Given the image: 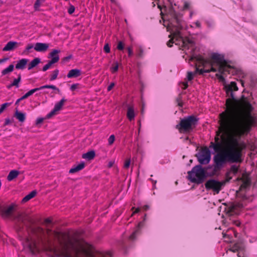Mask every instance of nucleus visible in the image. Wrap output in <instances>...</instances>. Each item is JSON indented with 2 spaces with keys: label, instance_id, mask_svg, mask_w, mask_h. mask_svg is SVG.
Returning <instances> with one entry per match:
<instances>
[{
  "label": "nucleus",
  "instance_id": "obj_44",
  "mask_svg": "<svg viewBox=\"0 0 257 257\" xmlns=\"http://www.w3.org/2000/svg\"><path fill=\"white\" fill-rule=\"evenodd\" d=\"M11 122V120L9 118H6L5 119V123H4V125H9V124H10Z\"/></svg>",
  "mask_w": 257,
  "mask_h": 257
},
{
  "label": "nucleus",
  "instance_id": "obj_36",
  "mask_svg": "<svg viewBox=\"0 0 257 257\" xmlns=\"http://www.w3.org/2000/svg\"><path fill=\"white\" fill-rule=\"evenodd\" d=\"M75 11V7L73 6H71L68 10V13L69 14H72Z\"/></svg>",
  "mask_w": 257,
  "mask_h": 257
},
{
  "label": "nucleus",
  "instance_id": "obj_27",
  "mask_svg": "<svg viewBox=\"0 0 257 257\" xmlns=\"http://www.w3.org/2000/svg\"><path fill=\"white\" fill-rule=\"evenodd\" d=\"M12 103L6 102L2 104L0 107V114L3 113L5 109L11 104Z\"/></svg>",
  "mask_w": 257,
  "mask_h": 257
},
{
  "label": "nucleus",
  "instance_id": "obj_17",
  "mask_svg": "<svg viewBox=\"0 0 257 257\" xmlns=\"http://www.w3.org/2000/svg\"><path fill=\"white\" fill-rule=\"evenodd\" d=\"M19 173V171L16 170H13L11 171L9 175H8L7 180L9 181H12L13 179H14L15 178H17L18 176Z\"/></svg>",
  "mask_w": 257,
  "mask_h": 257
},
{
  "label": "nucleus",
  "instance_id": "obj_18",
  "mask_svg": "<svg viewBox=\"0 0 257 257\" xmlns=\"http://www.w3.org/2000/svg\"><path fill=\"white\" fill-rule=\"evenodd\" d=\"M28 62L26 59H22L17 62L16 65V68L17 69H23Z\"/></svg>",
  "mask_w": 257,
  "mask_h": 257
},
{
  "label": "nucleus",
  "instance_id": "obj_10",
  "mask_svg": "<svg viewBox=\"0 0 257 257\" xmlns=\"http://www.w3.org/2000/svg\"><path fill=\"white\" fill-rule=\"evenodd\" d=\"M49 47V44L47 43H36L34 46V49L37 52H43L46 51Z\"/></svg>",
  "mask_w": 257,
  "mask_h": 257
},
{
  "label": "nucleus",
  "instance_id": "obj_16",
  "mask_svg": "<svg viewBox=\"0 0 257 257\" xmlns=\"http://www.w3.org/2000/svg\"><path fill=\"white\" fill-rule=\"evenodd\" d=\"M85 167V164L84 162H82L78 165H77L76 166H74V167L72 168L71 169H70L69 172V173H74L77 172H78L82 169H83Z\"/></svg>",
  "mask_w": 257,
  "mask_h": 257
},
{
  "label": "nucleus",
  "instance_id": "obj_7",
  "mask_svg": "<svg viewBox=\"0 0 257 257\" xmlns=\"http://www.w3.org/2000/svg\"><path fill=\"white\" fill-rule=\"evenodd\" d=\"M224 184V182L218 181L214 179H210L206 182L205 185L207 189L212 190L215 193L218 194Z\"/></svg>",
  "mask_w": 257,
  "mask_h": 257
},
{
  "label": "nucleus",
  "instance_id": "obj_47",
  "mask_svg": "<svg viewBox=\"0 0 257 257\" xmlns=\"http://www.w3.org/2000/svg\"><path fill=\"white\" fill-rule=\"evenodd\" d=\"M127 51H128V56H131L133 55V50H132V48H130V47H128L127 48Z\"/></svg>",
  "mask_w": 257,
  "mask_h": 257
},
{
  "label": "nucleus",
  "instance_id": "obj_43",
  "mask_svg": "<svg viewBox=\"0 0 257 257\" xmlns=\"http://www.w3.org/2000/svg\"><path fill=\"white\" fill-rule=\"evenodd\" d=\"M190 4L187 2H185L184 3V9H188L189 8Z\"/></svg>",
  "mask_w": 257,
  "mask_h": 257
},
{
  "label": "nucleus",
  "instance_id": "obj_62",
  "mask_svg": "<svg viewBox=\"0 0 257 257\" xmlns=\"http://www.w3.org/2000/svg\"><path fill=\"white\" fill-rule=\"evenodd\" d=\"M111 1H112V0H111Z\"/></svg>",
  "mask_w": 257,
  "mask_h": 257
},
{
  "label": "nucleus",
  "instance_id": "obj_37",
  "mask_svg": "<svg viewBox=\"0 0 257 257\" xmlns=\"http://www.w3.org/2000/svg\"><path fill=\"white\" fill-rule=\"evenodd\" d=\"M78 85H79V84H78V83H75V84H72L70 88V90L71 91L75 90V89H76L78 88Z\"/></svg>",
  "mask_w": 257,
  "mask_h": 257
},
{
  "label": "nucleus",
  "instance_id": "obj_21",
  "mask_svg": "<svg viewBox=\"0 0 257 257\" xmlns=\"http://www.w3.org/2000/svg\"><path fill=\"white\" fill-rule=\"evenodd\" d=\"M127 117L130 120L134 119L135 117V113L134 109L133 107L129 106L127 108Z\"/></svg>",
  "mask_w": 257,
  "mask_h": 257
},
{
  "label": "nucleus",
  "instance_id": "obj_28",
  "mask_svg": "<svg viewBox=\"0 0 257 257\" xmlns=\"http://www.w3.org/2000/svg\"><path fill=\"white\" fill-rule=\"evenodd\" d=\"M223 237H224L225 238L227 237L228 239L225 240V241L226 242H231L232 241V240H231V238H232V235L231 234H225V233H223Z\"/></svg>",
  "mask_w": 257,
  "mask_h": 257
},
{
  "label": "nucleus",
  "instance_id": "obj_24",
  "mask_svg": "<svg viewBox=\"0 0 257 257\" xmlns=\"http://www.w3.org/2000/svg\"><path fill=\"white\" fill-rule=\"evenodd\" d=\"M250 184V181L249 179L246 178L245 179H243L242 180V183L240 186V189H247Z\"/></svg>",
  "mask_w": 257,
  "mask_h": 257
},
{
  "label": "nucleus",
  "instance_id": "obj_26",
  "mask_svg": "<svg viewBox=\"0 0 257 257\" xmlns=\"http://www.w3.org/2000/svg\"><path fill=\"white\" fill-rule=\"evenodd\" d=\"M59 72V71L58 69H56L53 72L50 79L51 81H53L57 78Z\"/></svg>",
  "mask_w": 257,
  "mask_h": 257
},
{
  "label": "nucleus",
  "instance_id": "obj_6",
  "mask_svg": "<svg viewBox=\"0 0 257 257\" xmlns=\"http://www.w3.org/2000/svg\"><path fill=\"white\" fill-rule=\"evenodd\" d=\"M198 161L201 165L208 164L211 160V152L210 150L205 147L200 150L196 155Z\"/></svg>",
  "mask_w": 257,
  "mask_h": 257
},
{
  "label": "nucleus",
  "instance_id": "obj_55",
  "mask_svg": "<svg viewBox=\"0 0 257 257\" xmlns=\"http://www.w3.org/2000/svg\"><path fill=\"white\" fill-rule=\"evenodd\" d=\"M140 211V209L139 208H137L136 210L133 213H138Z\"/></svg>",
  "mask_w": 257,
  "mask_h": 257
},
{
  "label": "nucleus",
  "instance_id": "obj_57",
  "mask_svg": "<svg viewBox=\"0 0 257 257\" xmlns=\"http://www.w3.org/2000/svg\"><path fill=\"white\" fill-rule=\"evenodd\" d=\"M240 82L242 86H244V82H243V81L242 80H240Z\"/></svg>",
  "mask_w": 257,
  "mask_h": 257
},
{
  "label": "nucleus",
  "instance_id": "obj_50",
  "mask_svg": "<svg viewBox=\"0 0 257 257\" xmlns=\"http://www.w3.org/2000/svg\"><path fill=\"white\" fill-rule=\"evenodd\" d=\"M196 26L198 28L201 27V24L199 21H197L195 23Z\"/></svg>",
  "mask_w": 257,
  "mask_h": 257
},
{
  "label": "nucleus",
  "instance_id": "obj_38",
  "mask_svg": "<svg viewBox=\"0 0 257 257\" xmlns=\"http://www.w3.org/2000/svg\"><path fill=\"white\" fill-rule=\"evenodd\" d=\"M158 1V8H160L161 10V14L163 13L162 11V8H161V3L163 1V0H157ZM168 1L171 3V6L172 7V2H171V0H168Z\"/></svg>",
  "mask_w": 257,
  "mask_h": 257
},
{
  "label": "nucleus",
  "instance_id": "obj_33",
  "mask_svg": "<svg viewBox=\"0 0 257 257\" xmlns=\"http://www.w3.org/2000/svg\"><path fill=\"white\" fill-rule=\"evenodd\" d=\"M124 48V45L122 42L120 41L118 43L117 49L119 50H122Z\"/></svg>",
  "mask_w": 257,
  "mask_h": 257
},
{
  "label": "nucleus",
  "instance_id": "obj_29",
  "mask_svg": "<svg viewBox=\"0 0 257 257\" xmlns=\"http://www.w3.org/2000/svg\"><path fill=\"white\" fill-rule=\"evenodd\" d=\"M114 140H115L114 135H111V136H110V137H109V138L108 139V144L109 145H112L114 143Z\"/></svg>",
  "mask_w": 257,
  "mask_h": 257
},
{
  "label": "nucleus",
  "instance_id": "obj_34",
  "mask_svg": "<svg viewBox=\"0 0 257 257\" xmlns=\"http://www.w3.org/2000/svg\"><path fill=\"white\" fill-rule=\"evenodd\" d=\"M130 164H131V160H130V159H128L125 160L123 167L124 168H128L130 167Z\"/></svg>",
  "mask_w": 257,
  "mask_h": 257
},
{
  "label": "nucleus",
  "instance_id": "obj_4",
  "mask_svg": "<svg viewBox=\"0 0 257 257\" xmlns=\"http://www.w3.org/2000/svg\"><path fill=\"white\" fill-rule=\"evenodd\" d=\"M198 119L193 115H190L182 119L176 127L181 133H188L193 130L197 124Z\"/></svg>",
  "mask_w": 257,
  "mask_h": 257
},
{
  "label": "nucleus",
  "instance_id": "obj_15",
  "mask_svg": "<svg viewBox=\"0 0 257 257\" xmlns=\"http://www.w3.org/2000/svg\"><path fill=\"white\" fill-rule=\"evenodd\" d=\"M21 81V75L19 74L18 78L14 79L13 81L7 86L8 89L11 88L13 86H15L16 88H19L20 86V83Z\"/></svg>",
  "mask_w": 257,
  "mask_h": 257
},
{
  "label": "nucleus",
  "instance_id": "obj_53",
  "mask_svg": "<svg viewBox=\"0 0 257 257\" xmlns=\"http://www.w3.org/2000/svg\"><path fill=\"white\" fill-rule=\"evenodd\" d=\"M234 223L236 226H239L240 224V222L237 221H235Z\"/></svg>",
  "mask_w": 257,
  "mask_h": 257
},
{
  "label": "nucleus",
  "instance_id": "obj_20",
  "mask_svg": "<svg viewBox=\"0 0 257 257\" xmlns=\"http://www.w3.org/2000/svg\"><path fill=\"white\" fill-rule=\"evenodd\" d=\"M41 62V60L39 58L34 59L29 64L28 66V70H31L34 67L37 66Z\"/></svg>",
  "mask_w": 257,
  "mask_h": 257
},
{
  "label": "nucleus",
  "instance_id": "obj_1",
  "mask_svg": "<svg viewBox=\"0 0 257 257\" xmlns=\"http://www.w3.org/2000/svg\"><path fill=\"white\" fill-rule=\"evenodd\" d=\"M253 108L247 101H243L237 107H231L219 114L220 127L210 148L216 152L213 157L214 169L220 170L227 163L242 162V152L246 148L240 137L249 132L257 119L251 115Z\"/></svg>",
  "mask_w": 257,
  "mask_h": 257
},
{
  "label": "nucleus",
  "instance_id": "obj_39",
  "mask_svg": "<svg viewBox=\"0 0 257 257\" xmlns=\"http://www.w3.org/2000/svg\"><path fill=\"white\" fill-rule=\"evenodd\" d=\"M40 6V0H37L34 4V8L35 10H38Z\"/></svg>",
  "mask_w": 257,
  "mask_h": 257
},
{
  "label": "nucleus",
  "instance_id": "obj_59",
  "mask_svg": "<svg viewBox=\"0 0 257 257\" xmlns=\"http://www.w3.org/2000/svg\"><path fill=\"white\" fill-rule=\"evenodd\" d=\"M141 225H142V223H141V222H140V223L139 224L138 228H139Z\"/></svg>",
  "mask_w": 257,
  "mask_h": 257
},
{
  "label": "nucleus",
  "instance_id": "obj_52",
  "mask_svg": "<svg viewBox=\"0 0 257 257\" xmlns=\"http://www.w3.org/2000/svg\"><path fill=\"white\" fill-rule=\"evenodd\" d=\"M71 57H72V55H70V56H68L67 57H66L64 58V60L67 61V60H69L70 59H71Z\"/></svg>",
  "mask_w": 257,
  "mask_h": 257
},
{
  "label": "nucleus",
  "instance_id": "obj_45",
  "mask_svg": "<svg viewBox=\"0 0 257 257\" xmlns=\"http://www.w3.org/2000/svg\"><path fill=\"white\" fill-rule=\"evenodd\" d=\"M143 54V50L142 48H140L139 52L138 53V56L140 57H142Z\"/></svg>",
  "mask_w": 257,
  "mask_h": 257
},
{
  "label": "nucleus",
  "instance_id": "obj_48",
  "mask_svg": "<svg viewBox=\"0 0 257 257\" xmlns=\"http://www.w3.org/2000/svg\"><path fill=\"white\" fill-rule=\"evenodd\" d=\"M9 59L8 58H4L0 59V64L3 63L7 61Z\"/></svg>",
  "mask_w": 257,
  "mask_h": 257
},
{
  "label": "nucleus",
  "instance_id": "obj_58",
  "mask_svg": "<svg viewBox=\"0 0 257 257\" xmlns=\"http://www.w3.org/2000/svg\"><path fill=\"white\" fill-rule=\"evenodd\" d=\"M193 13L191 12L190 14V17L191 18L192 17Z\"/></svg>",
  "mask_w": 257,
  "mask_h": 257
},
{
  "label": "nucleus",
  "instance_id": "obj_49",
  "mask_svg": "<svg viewBox=\"0 0 257 257\" xmlns=\"http://www.w3.org/2000/svg\"><path fill=\"white\" fill-rule=\"evenodd\" d=\"M114 161L109 162V163H108V167L109 168L113 166V165L114 164Z\"/></svg>",
  "mask_w": 257,
  "mask_h": 257
},
{
  "label": "nucleus",
  "instance_id": "obj_8",
  "mask_svg": "<svg viewBox=\"0 0 257 257\" xmlns=\"http://www.w3.org/2000/svg\"><path fill=\"white\" fill-rule=\"evenodd\" d=\"M45 88H50L54 90H56L58 93H59L60 92V89L54 85H45L41 86L40 87H37V88H35L31 89L30 90L28 91L26 93H25V95L27 98H28L30 96L32 95L34 93L36 92V91L45 89Z\"/></svg>",
  "mask_w": 257,
  "mask_h": 257
},
{
  "label": "nucleus",
  "instance_id": "obj_13",
  "mask_svg": "<svg viewBox=\"0 0 257 257\" xmlns=\"http://www.w3.org/2000/svg\"><path fill=\"white\" fill-rule=\"evenodd\" d=\"M239 167L237 165H232L230 167L229 171L227 172L226 174V177H229L228 180L231 178V176L230 177V175H235L238 172Z\"/></svg>",
  "mask_w": 257,
  "mask_h": 257
},
{
  "label": "nucleus",
  "instance_id": "obj_51",
  "mask_svg": "<svg viewBox=\"0 0 257 257\" xmlns=\"http://www.w3.org/2000/svg\"><path fill=\"white\" fill-rule=\"evenodd\" d=\"M183 86L184 89H186L188 87V84L187 82H183Z\"/></svg>",
  "mask_w": 257,
  "mask_h": 257
},
{
  "label": "nucleus",
  "instance_id": "obj_61",
  "mask_svg": "<svg viewBox=\"0 0 257 257\" xmlns=\"http://www.w3.org/2000/svg\"><path fill=\"white\" fill-rule=\"evenodd\" d=\"M228 100H227L226 103H228Z\"/></svg>",
  "mask_w": 257,
  "mask_h": 257
},
{
  "label": "nucleus",
  "instance_id": "obj_40",
  "mask_svg": "<svg viewBox=\"0 0 257 257\" xmlns=\"http://www.w3.org/2000/svg\"><path fill=\"white\" fill-rule=\"evenodd\" d=\"M137 233H138V229H137V230H136V231H135L132 233V234L130 235V238L131 239H132V240L134 239L135 238L136 235V234H137Z\"/></svg>",
  "mask_w": 257,
  "mask_h": 257
},
{
  "label": "nucleus",
  "instance_id": "obj_60",
  "mask_svg": "<svg viewBox=\"0 0 257 257\" xmlns=\"http://www.w3.org/2000/svg\"><path fill=\"white\" fill-rule=\"evenodd\" d=\"M234 235L235 237H236V235H237V233L235 232H234Z\"/></svg>",
  "mask_w": 257,
  "mask_h": 257
},
{
  "label": "nucleus",
  "instance_id": "obj_11",
  "mask_svg": "<svg viewBox=\"0 0 257 257\" xmlns=\"http://www.w3.org/2000/svg\"><path fill=\"white\" fill-rule=\"evenodd\" d=\"M60 52V51L59 50L54 49L50 53V58H51L50 62H51V63L54 64L59 61V56L58 55V53Z\"/></svg>",
  "mask_w": 257,
  "mask_h": 257
},
{
  "label": "nucleus",
  "instance_id": "obj_54",
  "mask_svg": "<svg viewBox=\"0 0 257 257\" xmlns=\"http://www.w3.org/2000/svg\"><path fill=\"white\" fill-rule=\"evenodd\" d=\"M19 220L20 221H21L22 222H24V219H23V217H22V216H20L19 217Z\"/></svg>",
  "mask_w": 257,
  "mask_h": 257
},
{
  "label": "nucleus",
  "instance_id": "obj_32",
  "mask_svg": "<svg viewBox=\"0 0 257 257\" xmlns=\"http://www.w3.org/2000/svg\"><path fill=\"white\" fill-rule=\"evenodd\" d=\"M118 69V64L117 62H116L115 66L112 67L111 68V71L112 73H114V72L117 71Z\"/></svg>",
  "mask_w": 257,
  "mask_h": 257
},
{
  "label": "nucleus",
  "instance_id": "obj_30",
  "mask_svg": "<svg viewBox=\"0 0 257 257\" xmlns=\"http://www.w3.org/2000/svg\"><path fill=\"white\" fill-rule=\"evenodd\" d=\"M53 64V63H51V62H50V61L46 65H45L43 67V71H46V70H47Z\"/></svg>",
  "mask_w": 257,
  "mask_h": 257
},
{
  "label": "nucleus",
  "instance_id": "obj_12",
  "mask_svg": "<svg viewBox=\"0 0 257 257\" xmlns=\"http://www.w3.org/2000/svg\"><path fill=\"white\" fill-rule=\"evenodd\" d=\"M81 74V71L80 69H73L70 70L67 75L68 78H76L80 76Z\"/></svg>",
  "mask_w": 257,
  "mask_h": 257
},
{
  "label": "nucleus",
  "instance_id": "obj_5",
  "mask_svg": "<svg viewBox=\"0 0 257 257\" xmlns=\"http://www.w3.org/2000/svg\"><path fill=\"white\" fill-rule=\"evenodd\" d=\"M188 179L193 183H201L206 177L205 170L201 165L194 166L191 171L188 172Z\"/></svg>",
  "mask_w": 257,
  "mask_h": 257
},
{
  "label": "nucleus",
  "instance_id": "obj_2",
  "mask_svg": "<svg viewBox=\"0 0 257 257\" xmlns=\"http://www.w3.org/2000/svg\"><path fill=\"white\" fill-rule=\"evenodd\" d=\"M32 232V235L26 238L22 243L32 253L44 250L57 256L103 257L102 254H93L92 245L83 239L80 231L59 232L36 227Z\"/></svg>",
  "mask_w": 257,
  "mask_h": 257
},
{
  "label": "nucleus",
  "instance_id": "obj_25",
  "mask_svg": "<svg viewBox=\"0 0 257 257\" xmlns=\"http://www.w3.org/2000/svg\"><path fill=\"white\" fill-rule=\"evenodd\" d=\"M14 66L13 64L10 65L8 67L2 71V75H5L13 71Z\"/></svg>",
  "mask_w": 257,
  "mask_h": 257
},
{
  "label": "nucleus",
  "instance_id": "obj_56",
  "mask_svg": "<svg viewBox=\"0 0 257 257\" xmlns=\"http://www.w3.org/2000/svg\"><path fill=\"white\" fill-rule=\"evenodd\" d=\"M46 222L50 223L51 222V220L49 219H46Z\"/></svg>",
  "mask_w": 257,
  "mask_h": 257
},
{
  "label": "nucleus",
  "instance_id": "obj_23",
  "mask_svg": "<svg viewBox=\"0 0 257 257\" xmlns=\"http://www.w3.org/2000/svg\"><path fill=\"white\" fill-rule=\"evenodd\" d=\"M36 191H33L31 193H30L29 194L26 195L25 197L23 198L22 199L23 202H26L27 201H29L31 199L34 197L36 195Z\"/></svg>",
  "mask_w": 257,
  "mask_h": 257
},
{
  "label": "nucleus",
  "instance_id": "obj_3",
  "mask_svg": "<svg viewBox=\"0 0 257 257\" xmlns=\"http://www.w3.org/2000/svg\"><path fill=\"white\" fill-rule=\"evenodd\" d=\"M171 19L164 21L165 26L167 27V31L170 32L169 37L171 39L167 43L168 47H171L173 43L176 45L182 43L184 49H187V54H190L189 61H193L195 64L196 70L193 72H188L187 79L191 81L193 79L194 75L196 73L203 74L204 73H209L211 71H218L220 74H216L218 79L224 83V87L226 94L233 100L234 96L233 91H237L238 87L235 82H231L230 84H226L224 77L221 75H225L226 73L234 75L236 70L233 67L228 65L224 60L223 56L218 53H214L211 55V59H205L202 56L197 54L195 50V44L193 41L189 38H184L181 32L183 28V24L174 12L173 10H170Z\"/></svg>",
  "mask_w": 257,
  "mask_h": 257
},
{
  "label": "nucleus",
  "instance_id": "obj_19",
  "mask_svg": "<svg viewBox=\"0 0 257 257\" xmlns=\"http://www.w3.org/2000/svg\"><path fill=\"white\" fill-rule=\"evenodd\" d=\"M95 156L94 151H90L82 155V158L88 160H92Z\"/></svg>",
  "mask_w": 257,
  "mask_h": 257
},
{
  "label": "nucleus",
  "instance_id": "obj_22",
  "mask_svg": "<svg viewBox=\"0 0 257 257\" xmlns=\"http://www.w3.org/2000/svg\"><path fill=\"white\" fill-rule=\"evenodd\" d=\"M15 116L20 122H23L25 120L26 115L24 113L16 110Z\"/></svg>",
  "mask_w": 257,
  "mask_h": 257
},
{
  "label": "nucleus",
  "instance_id": "obj_46",
  "mask_svg": "<svg viewBox=\"0 0 257 257\" xmlns=\"http://www.w3.org/2000/svg\"><path fill=\"white\" fill-rule=\"evenodd\" d=\"M114 83H111L110 84V85L107 87V91H109L111 90V89L114 87Z\"/></svg>",
  "mask_w": 257,
  "mask_h": 257
},
{
  "label": "nucleus",
  "instance_id": "obj_14",
  "mask_svg": "<svg viewBox=\"0 0 257 257\" xmlns=\"http://www.w3.org/2000/svg\"><path fill=\"white\" fill-rule=\"evenodd\" d=\"M17 42L15 41L9 42L3 48V51H10L13 50L16 47Z\"/></svg>",
  "mask_w": 257,
  "mask_h": 257
},
{
  "label": "nucleus",
  "instance_id": "obj_31",
  "mask_svg": "<svg viewBox=\"0 0 257 257\" xmlns=\"http://www.w3.org/2000/svg\"><path fill=\"white\" fill-rule=\"evenodd\" d=\"M34 48V46L32 44H29L25 48L24 51L25 53L28 54L29 50L32 48Z\"/></svg>",
  "mask_w": 257,
  "mask_h": 257
},
{
  "label": "nucleus",
  "instance_id": "obj_35",
  "mask_svg": "<svg viewBox=\"0 0 257 257\" xmlns=\"http://www.w3.org/2000/svg\"><path fill=\"white\" fill-rule=\"evenodd\" d=\"M104 51L106 53H108L110 52V47H109V46L108 45V44H105L104 46Z\"/></svg>",
  "mask_w": 257,
  "mask_h": 257
},
{
  "label": "nucleus",
  "instance_id": "obj_42",
  "mask_svg": "<svg viewBox=\"0 0 257 257\" xmlns=\"http://www.w3.org/2000/svg\"><path fill=\"white\" fill-rule=\"evenodd\" d=\"M44 118L42 117H39L36 119V124H40L43 122Z\"/></svg>",
  "mask_w": 257,
  "mask_h": 257
},
{
  "label": "nucleus",
  "instance_id": "obj_41",
  "mask_svg": "<svg viewBox=\"0 0 257 257\" xmlns=\"http://www.w3.org/2000/svg\"><path fill=\"white\" fill-rule=\"evenodd\" d=\"M26 98H27V97L25 96V95L24 94L21 97H20V98L17 99V100L16 102V104H18L21 100H23L24 99H26Z\"/></svg>",
  "mask_w": 257,
  "mask_h": 257
},
{
  "label": "nucleus",
  "instance_id": "obj_9",
  "mask_svg": "<svg viewBox=\"0 0 257 257\" xmlns=\"http://www.w3.org/2000/svg\"><path fill=\"white\" fill-rule=\"evenodd\" d=\"M66 101L65 98H62L59 102H57L54 106V108L46 115V118H50L53 115L56 114L57 111L60 110L63 106L64 105V102Z\"/></svg>",
  "mask_w": 257,
  "mask_h": 257
}]
</instances>
